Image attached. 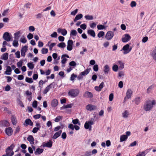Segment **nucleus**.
<instances>
[{
  "mask_svg": "<svg viewBox=\"0 0 156 156\" xmlns=\"http://www.w3.org/2000/svg\"><path fill=\"white\" fill-rule=\"evenodd\" d=\"M62 132V131L61 130H59L58 131L56 132L54 135L52 137V138L54 139H56L60 135Z\"/></svg>",
  "mask_w": 156,
  "mask_h": 156,
  "instance_id": "obj_20",
  "label": "nucleus"
},
{
  "mask_svg": "<svg viewBox=\"0 0 156 156\" xmlns=\"http://www.w3.org/2000/svg\"><path fill=\"white\" fill-rule=\"evenodd\" d=\"M85 18L87 20H92L93 19V16H92L86 15L85 16Z\"/></svg>",
  "mask_w": 156,
  "mask_h": 156,
  "instance_id": "obj_48",
  "label": "nucleus"
},
{
  "mask_svg": "<svg viewBox=\"0 0 156 156\" xmlns=\"http://www.w3.org/2000/svg\"><path fill=\"white\" fill-rule=\"evenodd\" d=\"M48 49L44 48H43L41 50V53L42 54H46L48 52Z\"/></svg>",
  "mask_w": 156,
  "mask_h": 156,
  "instance_id": "obj_44",
  "label": "nucleus"
},
{
  "mask_svg": "<svg viewBox=\"0 0 156 156\" xmlns=\"http://www.w3.org/2000/svg\"><path fill=\"white\" fill-rule=\"evenodd\" d=\"M18 40L16 39L14 40L13 43V45L15 47H17L18 46L19 44L18 43Z\"/></svg>",
  "mask_w": 156,
  "mask_h": 156,
  "instance_id": "obj_41",
  "label": "nucleus"
},
{
  "mask_svg": "<svg viewBox=\"0 0 156 156\" xmlns=\"http://www.w3.org/2000/svg\"><path fill=\"white\" fill-rule=\"evenodd\" d=\"M135 104L136 105H138L140 102V98H135L134 100Z\"/></svg>",
  "mask_w": 156,
  "mask_h": 156,
  "instance_id": "obj_51",
  "label": "nucleus"
},
{
  "mask_svg": "<svg viewBox=\"0 0 156 156\" xmlns=\"http://www.w3.org/2000/svg\"><path fill=\"white\" fill-rule=\"evenodd\" d=\"M84 96L85 97H87V98H92L93 94L91 92L87 91L85 92Z\"/></svg>",
  "mask_w": 156,
  "mask_h": 156,
  "instance_id": "obj_33",
  "label": "nucleus"
},
{
  "mask_svg": "<svg viewBox=\"0 0 156 156\" xmlns=\"http://www.w3.org/2000/svg\"><path fill=\"white\" fill-rule=\"evenodd\" d=\"M85 156H91L92 155L91 152L90 151H87L85 152Z\"/></svg>",
  "mask_w": 156,
  "mask_h": 156,
  "instance_id": "obj_58",
  "label": "nucleus"
},
{
  "mask_svg": "<svg viewBox=\"0 0 156 156\" xmlns=\"http://www.w3.org/2000/svg\"><path fill=\"white\" fill-rule=\"evenodd\" d=\"M28 67L30 69H32L34 67V65L31 63H28L27 64Z\"/></svg>",
  "mask_w": 156,
  "mask_h": 156,
  "instance_id": "obj_45",
  "label": "nucleus"
},
{
  "mask_svg": "<svg viewBox=\"0 0 156 156\" xmlns=\"http://www.w3.org/2000/svg\"><path fill=\"white\" fill-rule=\"evenodd\" d=\"M25 123L27 125H29L30 126H32L33 125V122L30 119H27L25 120Z\"/></svg>",
  "mask_w": 156,
  "mask_h": 156,
  "instance_id": "obj_27",
  "label": "nucleus"
},
{
  "mask_svg": "<svg viewBox=\"0 0 156 156\" xmlns=\"http://www.w3.org/2000/svg\"><path fill=\"white\" fill-rule=\"evenodd\" d=\"M77 33V32L76 30H71L70 33V36L75 37L76 36Z\"/></svg>",
  "mask_w": 156,
  "mask_h": 156,
  "instance_id": "obj_35",
  "label": "nucleus"
},
{
  "mask_svg": "<svg viewBox=\"0 0 156 156\" xmlns=\"http://www.w3.org/2000/svg\"><path fill=\"white\" fill-rule=\"evenodd\" d=\"M93 69L96 72L97 71L98 69V65H94L93 66Z\"/></svg>",
  "mask_w": 156,
  "mask_h": 156,
  "instance_id": "obj_61",
  "label": "nucleus"
},
{
  "mask_svg": "<svg viewBox=\"0 0 156 156\" xmlns=\"http://www.w3.org/2000/svg\"><path fill=\"white\" fill-rule=\"evenodd\" d=\"M133 91L130 89H128L126 93V97L127 98H131L132 94Z\"/></svg>",
  "mask_w": 156,
  "mask_h": 156,
  "instance_id": "obj_23",
  "label": "nucleus"
},
{
  "mask_svg": "<svg viewBox=\"0 0 156 156\" xmlns=\"http://www.w3.org/2000/svg\"><path fill=\"white\" fill-rule=\"evenodd\" d=\"M117 63L118 64L119 66V67L122 69L124 68V64L121 61H118L117 62Z\"/></svg>",
  "mask_w": 156,
  "mask_h": 156,
  "instance_id": "obj_30",
  "label": "nucleus"
},
{
  "mask_svg": "<svg viewBox=\"0 0 156 156\" xmlns=\"http://www.w3.org/2000/svg\"><path fill=\"white\" fill-rule=\"evenodd\" d=\"M127 138L128 137L127 136H126L125 135H121L120 136V142H122L126 141Z\"/></svg>",
  "mask_w": 156,
  "mask_h": 156,
  "instance_id": "obj_24",
  "label": "nucleus"
},
{
  "mask_svg": "<svg viewBox=\"0 0 156 156\" xmlns=\"http://www.w3.org/2000/svg\"><path fill=\"white\" fill-rule=\"evenodd\" d=\"M136 5V3L135 1H132L130 4V6L132 8L135 7Z\"/></svg>",
  "mask_w": 156,
  "mask_h": 156,
  "instance_id": "obj_46",
  "label": "nucleus"
},
{
  "mask_svg": "<svg viewBox=\"0 0 156 156\" xmlns=\"http://www.w3.org/2000/svg\"><path fill=\"white\" fill-rule=\"evenodd\" d=\"M58 101L56 99H54L51 102V105L53 107H56L58 105Z\"/></svg>",
  "mask_w": 156,
  "mask_h": 156,
  "instance_id": "obj_15",
  "label": "nucleus"
},
{
  "mask_svg": "<svg viewBox=\"0 0 156 156\" xmlns=\"http://www.w3.org/2000/svg\"><path fill=\"white\" fill-rule=\"evenodd\" d=\"M44 83V82L43 81L41 80H40L39 82V85L40 87H42L43 84Z\"/></svg>",
  "mask_w": 156,
  "mask_h": 156,
  "instance_id": "obj_60",
  "label": "nucleus"
},
{
  "mask_svg": "<svg viewBox=\"0 0 156 156\" xmlns=\"http://www.w3.org/2000/svg\"><path fill=\"white\" fill-rule=\"evenodd\" d=\"M72 122L75 125H76L77 124H78L79 125H80V123L79 122V120L77 119L73 120L72 121Z\"/></svg>",
  "mask_w": 156,
  "mask_h": 156,
  "instance_id": "obj_38",
  "label": "nucleus"
},
{
  "mask_svg": "<svg viewBox=\"0 0 156 156\" xmlns=\"http://www.w3.org/2000/svg\"><path fill=\"white\" fill-rule=\"evenodd\" d=\"M1 124L2 127H7L9 126V123L8 121L4 120L2 121L1 122Z\"/></svg>",
  "mask_w": 156,
  "mask_h": 156,
  "instance_id": "obj_17",
  "label": "nucleus"
},
{
  "mask_svg": "<svg viewBox=\"0 0 156 156\" xmlns=\"http://www.w3.org/2000/svg\"><path fill=\"white\" fill-rule=\"evenodd\" d=\"M131 38V37L129 34H126L123 36L122 39V41L123 42H126L129 41Z\"/></svg>",
  "mask_w": 156,
  "mask_h": 156,
  "instance_id": "obj_5",
  "label": "nucleus"
},
{
  "mask_svg": "<svg viewBox=\"0 0 156 156\" xmlns=\"http://www.w3.org/2000/svg\"><path fill=\"white\" fill-rule=\"evenodd\" d=\"M151 55L152 58L156 61V50L154 49L151 53Z\"/></svg>",
  "mask_w": 156,
  "mask_h": 156,
  "instance_id": "obj_26",
  "label": "nucleus"
},
{
  "mask_svg": "<svg viewBox=\"0 0 156 156\" xmlns=\"http://www.w3.org/2000/svg\"><path fill=\"white\" fill-rule=\"evenodd\" d=\"M154 87V86L153 85H151L148 87L147 90V92L148 93H150L151 90H152Z\"/></svg>",
  "mask_w": 156,
  "mask_h": 156,
  "instance_id": "obj_49",
  "label": "nucleus"
},
{
  "mask_svg": "<svg viewBox=\"0 0 156 156\" xmlns=\"http://www.w3.org/2000/svg\"><path fill=\"white\" fill-rule=\"evenodd\" d=\"M76 65V62L74 61H72L71 62L69 63V65L71 66H75Z\"/></svg>",
  "mask_w": 156,
  "mask_h": 156,
  "instance_id": "obj_59",
  "label": "nucleus"
},
{
  "mask_svg": "<svg viewBox=\"0 0 156 156\" xmlns=\"http://www.w3.org/2000/svg\"><path fill=\"white\" fill-rule=\"evenodd\" d=\"M44 151V149L38 147L37 149L34 153L35 155H39L42 153Z\"/></svg>",
  "mask_w": 156,
  "mask_h": 156,
  "instance_id": "obj_16",
  "label": "nucleus"
},
{
  "mask_svg": "<svg viewBox=\"0 0 156 156\" xmlns=\"http://www.w3.org/2000/svg\"><path fill=\"white\" fill-rule=\"evenodd\" d=\"M79 91L78 89H71L68 92L69 94L72 97H76L79 94Z\"/></svg>",
  "mask_w": 156,
  "mask_h": 156,
  "instance_id": "obj_2",
  "label": "nucleus"
},
{
  "mask_svg": "<svg viewBox=\"0 0 156 156\" xmlns=\"http://www.w3.org/2000/svg\"><path fill=\"white\" fill-rule=\"evenodd\" d=\"M27 140L29 141L31 144H34V139L33 136L32 135H29L27 138Z\"/></svg>",
  "mask_w": 156,
  "mask_h": 156,
  "instance_id": "obj_21",
  "label": "nucleus"
},
{
  "mask_svg": "<svg viewBox=\"0 0 156 156\" xmlns=\"http://www.w3.org/2000/svg\"><path fill=\"white\" fill-rule=\"evenodd\" d=\"M83 17V15L81 14H79L77 15L75 17L74 19V22H76L77 20H79L82 18Z\"/></svg>",
  "mask_w": 156,
  "mask_h": 156,
  "instance_id": "obj_32",
  "label": "nucleus"
},
{
  "mask_svg": "<svg viewBox=\"0 0 156 156\" xmlns=\"http://www.w3.org/2000/svg\"><path fill=\"white\" fill-rule=\"evenodd\" d=\"M67 135L66 133L63 132L62 133L61 137L63 139H65L66 138Z\"/></svg>",
  "mask_w": 156,
  "mask_h": 156,
  "instance_id": "obj_63",
  "label": "nucleus"
},
{
  "mask_svg": "<svg viewBox=\"0 0 156 156\" xmlns=\"http://www.w3.org/2000/svg\"><path fill=\"white\" fill-rule=\"evenodd\" d=\"M122 116L124 118H127L129 115V112L127 110H125L122 113Z\"/></svg>",
  "mask_w": 156,
  "mask_h": 156,
  "instance_id": "obj_34",
  "label": "nucleus"
},
{
  "mask_svg": "<svg viewBox=\"0 0 156 156\" xmlns=\"http://www.w3.org/2000/svg\"><path fill=\"white\" fill-rule=\"evenodd\" d=\"M12 71L11 68L9 66H8L7 67L6 71L4 72V74L6 75H10L11 74Z\"/></svg>",
  "mask_w": 156,
  "mask_h": 156,
  "instance_id": "obj_18",
  "label": "nucleus"
},
{
  "mask_svg": "<svg viewBox=\"0 0 156 156\" xmlns=\"http://www.w3.org/2000/svg\"><path fill=\"white\" fill-rule=\"evenodd\" d=\"M104 72L105 74H108L110 70L109 66L107 65H105L104 67Z\"/></svg>",
  "mask_w": 156,
  "mask_h": 156,
  "instance_id": "obj_31",
  "label": "nucleus"
},
{
  "mask_svg": "<svg viewBox=\"0 0 156 156\" xmlns=\"http://www.w3.org/2000/svg\"><path fill=\"white\" fill-rule=\"evenodd\" d=\"M8 58V54L7 53H4L2 56L1 57V59L4 60H6Z\"/></svg>",
  "mask_w": 156,
  "mask_h": 156,
  "instance_id": "obj_28",
  "label": "nucleus"
},
{
  "mask_svg": "<svg viewBox=\"0 0 156 156\" xmlns=\"http://www.w3.org/2000/svg\"><path fill=\"white\" fill-rule=\"evenodd\" d=\"M132 48H129V45L127 44L124 45L122 48L121 51L123 50L124 52H123L124 54H126L129 53L131 51Z\"/></svg>",
  "mask_w": 156,
  "mask_h": 156,
  "instance_id": "obj_3",
  "label": "nucleus"
},
{
  "mask_svg": "<svg viewBox=\"0 0 156 156\" xmlns=\"http://www.w3.org/2000/svg\"><path fill=\"white\" fill-rule=\"evenodd\" d=\"M118 66L116 64L114 65L112 67V70L114 72H117L118 69Z\"/></svg>",
  "mask_w": 156,
  "mask_h": 156,
  "instance_id": "obj_40",
  "label": "nucleus"
},
{
  "mask_svg": "<svg viewBox=\"0 0 156 156\" xmlns=\"http://www.w3.org/2000/svg\"><path fill=\"white\" fill-rule=\"evenodd\" d=\"M58 33H61V34L63 36H65L67 34V31L65 29H61L59 28L58 29Z\"/></svg>",
  "mask_w": 156,
  "mask_h": 156,
  "instance_id": "obj_14",
  "label": "nucleus"
},
{
  "mask_svg": "<svg viewBox=\"0 0 156 156\" xmlns=\"http://www.w3.org/2000/svg\"><path fill=\"white\" fill-rule=\"evenodd\" d=\"M53 86V83H51L48 85L44 90L43 93L44 94H46L51 88L52 86Z\"/></svg>",
  "mask_w": 156,
  "mask_h": 156,
  "instance_id": "obj_19",
  "label": "nucleus"
},
{
  "mask_svg": "<svg viewBox=\"0 0 156 156\" xmlns=\"http://www.w3.org/2000/svg\"><path fill=\"white\" fill-rule=\"evenodd\" d=\"M25 81L26 82L29 83H32L33 82L32 78L27 77L25 79Z\"/></svg>",
  "mask_w": 156,
  "mask_h": 156,
  "instance_id": "obj_37",
  "label": "nucleus"
},
{
  "mask_svg": "<svg viewBox=\"0 0 156 156\" xmlns=\"http://www.w3.org/2000/svg\"><path fill=\"white\" fill-rule=\"evenodd\" d=\"M41 116V114H37L34 115L33 116V117L35 119H37L40 118Z\"/></svg>",
  "mask_w": 156,
  "mask_h": 156,
  "instance_id": "obj_56",
  "label": "nucleus"
},
{
  "mask_svg": "<svg viewBox=\"0 0 156 156\" xmlns=\"http://www.w3.org/2000/svg\"><path fill=\"white\" fill-rule=\"evenodd\" d=\"M151 150L150 149H147L145 151L142 152H139L138 154L136 156H145L147 153L150 151Z\"/></svg>",
  "mask_w": 156,
  "mask_h": 156,
  "instance_id": "obj_13",
  "label": "nucleus"
},
{
  "mask_svg": "<svg viewBox=\"0 0 156 156\" xmlns=\"http://www.w3.org/2000/svg\"><path fill=\"white\" fill-rule=\"evenodd\" d=\"M91 70V69L90 68H87L84 71L81 72L80 73L83 76H84L88 74Z\"/></svg>",
  "mask_w": 156,
  "mask_h": 156,
  "instance_id": "obj_22",
  "label": "nucleus"
},
{
  "mask_svg": "<svg viewBox=\"0 0 156 156\" xmlns=\"http://www.w3.org/2000/svg\"><path fill=\"white\" fill-rule=\"evenodd\" d=\"M37 101H34L32 104V106L33 108H36L37 107Z\"/></svg>",
  "mask_w": 156,
  "mask_h": 156,
  "instance_id": "obj_57",
  "label": "nucleus"
},
{
  "mask_svg": "<svg viewBox=\"0 0 156 156\" xmlns=\"http://www.w3.org/2000/svg\"><path fill=\"white\" fill-rule=\"evenodd\" d=\"M9 9L5 10L2 14L3 16H6L9 12Z\"/></svg>",
  "mask_w": 156,
  "mask_h": 156,
  "instance_id": "obj_47",
  "label": "nucleus"
},
{
  "mask_svg": "<svg viewBox=\"0 0 156 156\" xmlns=\"http://www.w3.org/2000/svg\"><path fill=\"white\" fill-rule=\"evenodd\" d=\"M96 108V106L91 104H89L86 106V109L88 110L91 111L95 110Z\"/></svg>",
  "mask_w": 156,
  "mask_h": 156,
  "instance_id": "obj_9",
  "label": "nucleus"
},
{
  "mask_svg": "<svg viewBox=\"0 0 156 156\" xmlns=\"http://www.w3.org/2000/svg\"><path fill=\"white\" fill-rule=\"evenodd\" d=\"M114 36V33L112 31H108L106 34L105 38L108 40H111Z\"/></svg>",
  "mask_w": 156,
  "mask_h": 156,
  "instance_id": "obj_4",
  "label": "nucleus"
},
{
  "mask_svg": "<svg viewBox=\"0 0 156 156\" xmlns=\"http://www.w3.org/2000/svg\"><path fill=\"white\" fill-rule=\"evenodd\" d=\"M94 124L93 122L92 121H89L87 122H86L84 124V128L86 129H89L90 130L91 128V125Z\"/></svg>",
  "mask_w": 156,
  "mask_h": 156,
  "instance_id": "obj_6",
  "label": "nucleus"
},
{
  "mask_svg": "<svg viewBox=\"0 0 156 156\" xmlns=\"http://www.w3.org/2000/svg\"><path fill=\"white\" fill-rule=\"evenodd\" d=\"M62 117L60 116H57L55 119V121L56 122H58L60 121V120L62 119Z\"/></svg>",
  "mask_w": 156,
  "mask_h": 156,
  "instance_id": "obj_50",
  "label": "nucleus"
},
{
  "mask_svg": "<svg viewBox=\"0 0 156 156\" xmlns=\"http://www.w3.org/2000/svg\"><path fill=\"white\" fill-rule=\"evenodd\" d=\"M17 103L22 107H24V105H23L22 102L20 100L19 98H18L17 99Z\"/></svg>",
  "mask_w": 156,
  "mask_h": 156,
  "instance_id": "obj_39",
  "label": "nucleus"
},
{
  "mask_svg": "<svg viewBox=\"0 0 156 156\" xmlns=\"http://www.w3.org/2000/svg\"><path fill=\"white\" fill-rule=\"evenodd\" d=\"M87 33L93 37H95V33L93 30H89L87 31Z\"/></svg>",
  "mask_w": 156,
  "mask_h": 156,
  "instance_id": "obj_25",
  "label": "nucleus"
},
{
  "mask_svg": "<svg viewBox=\"0 0 156 156\" xmlns=\"http://www.w3.org/2000/svg\"><path fill=\"white\" fill-rule=\"evenodd\" d=\"M105 28V26L102 25H99L97 26V28L98 30H103Z\"/></svg>",
  "mask_w": 156,
  "mask_h": 156,
  "instance_id": "obj_55",
  "label": "nucleus"
},
{
  "mask_svg": "<svg viewBox=\"0 0 156 156\" xmlns=\"http://www.w3.org/2000/svg\"><path fill=\"white\" fill-rule=\"evenodd\" d=\"M5 132L8 136H10L12 134L13 130L11 127H9L5 129Z\"/></svg>",
  "mask_w": 156,
  "mask_h": 156,
  "instance_id": "obj_10",
  "label": "nucleus"
},
{
  "mask_svg": "<svg viewBox=\"0 0 156 156\" xmlns=\"http://www.w3.org/2000/svg\"><path fill=\"white\" fill-rule=\"evenodd\" d=\"M20 31H18L14 34L15 38L16 39L18 40L19 37L20 36Z\"/></svg>",
  "mask_w": 156,
  "mask_h": 156,
  "instance_id": "obj_43",
  "label": "nucleus"
},
{
  "mask_svg": "<svg viewBox=\"0 0 156 156\" xmlns=\"http://www.w3.org/2000/svg\"><path fill=\"white\" fill-rule=\"evenodd\" d=\"M105 35V33L103 31H100L98 34V37L100 38L103 36Z\"/></svg>",
  "mask_w": 156,
  "mask_h": 156,
  "instance_id": "obj_42",
  "label": "nucleus"
},
{
  "mask_svg": "<svg viewBox=\"0 0 156 156\" xmlns=\"http://www.w3.org/2000/svg\"><path fill=\"white\" fill-rule=\"evenodd\" d=\"M58 47L60 48H64L66 46V45L64 42H61L57 45Z\"/></svg>",
  "mask_w": 156,
  "mask_h": 156,
  "instance_id": "obj_36",
  "label": "nucleus"
},
{
  "mask_svg": "<svg viewBox=\"0 0 156 156\" xmlns=\"http://www.w3.org/2000/svg\"><path fill=\"white\" fill-rule=\"evenodd\" d=\"M27 46H25L23 47L21 50V54L22 56L24 57L25 54V53L27 51L28 49Z\"/></svg>",
  "mask_w": 156,
  "mask_h": 156,
  "instance_id": "obj_11",
  "label": "nucleus"
},
{
  "mask_svg": "<svg viewBox=\"0 0 156 156\" xmlns=\"http://www.w3.org/2000/svg\"><path fill=\"white\" fill-rule=\"evenodd\" d=\"M11 119L12 123L13 125H15L17 123V120L16 117L13 115L11 116Z\"/></svg>",
  "mask_w": 156,
  "mask_h": 156,
  "instance_id": "obj_29",
  "label": "nucleus"
},
{
  "mask_svg": "<svg viewBox=\"0 0 156 156\" xmlns=\"http://www.w3.org/2000/svg\"><path fill=\"white\" fill-rule=\"evenodd\" d=\"M73 41L72 40H69L67 42V50L69 51L72 50L73 49Z\"/></svg>",
  "mask_w": 156,
  "mask_h": 156,
  "instance_id": "obj_7",
  "label": "nucleus"
},
{
  "mask_svg": "<svg viewBox=\"0 0 156 156\" xmlns=\"http://www.w3.org/2000/svg\"><path fill=\"white\" fill-rule=\"evenodd\" d=\"M39 129H39V128L35 127L33 129L32 132L34 133H37Z\"/></svg>",
  "mask_w": 156,
  "mask_h": 156,
  "instance_id": "obj_53",
  "label": "nucleus"
},
{
  "mask_svg": "<svg viewBox=\"0 0 156 156\" xmlns=\"http://www.w3.org/2000/svg\"><path fill=\"white\" fill-rule=\"evenodd\" d=\"M156 105V101L154 100L148 99L144 102L143 109L146 112L152 111L153 108Z\"/></svg>",
  "mask_w": 156,
  "mask_h": 156,
  "instance_id": "obj_1",
  "label": "nucleus"
},
{
  "mask_svg": "<svg viewBox=\"0 0 156 156\" xmlns=\"http://www.w3.org/2000/svg\"><path fill=\"white\" fill-rule=\"evenodd\" d=\"M52 145V142L51 140H49V141L48 142L46 143H43L42 144V146L43 147H48L51 148ZM42 147V146H40L41 147Z\"/></svg>",
  "mask_w": 156,
  "mask_h": 156,
  "instance_id": "obj_12",
  "label": "nucleus"
},
{
  "mask_svg": "<svg viewBox=\"0 0 156 156\" xmlns=\"http://www.w3.org/2000/svg\"><path fill=\"white\" fill-rule=\"evenodd\" d=\"M15 147V145L14 144H12L9 147L7 148L8 149L10 150V151H12Z\"/></svg>",
  "mask_w": 156,
  "mask_h": 156,
  "instance_id": "obj_52",
  "label": "nucleus"
},
{
  "mask_svg": "<svg viewBox=\"0 0 156 156\" xmlns=\"http://www.w3.org/2000/svg\"><path fill=\"white\" fill-rule=\"evenodd\" d=\"M3 38L4 40L7 41H10L11 40V37L9 34L8 32H6L4 34Z\"/></svg>",
  "mask_w": 156,
  "mask_h": 156,
  "instance_id": "obj_8",
  "label": "nucleus"
},
{
  "mask_svg": "<svg viewBox=\"0 0 156 156\" xmlns=\"http://www.w3.org/2000/svg\"><path fill=\"white\" fill-rule=\"evenodd\" d=\"M57 34L56 32H54L52 34H51V36L52 37H56L57 36Z\"/></svg>",
  "mask_w": 156,
  "mask_h": 156,
  "instance_id": "obj_64",
  "label": "nucleus"
},
{
  "mask_svg": "<svg viewBox=\"0 0 156 156\" xmlns=\"http://www.w3.org/2000/svg\"><path fill=\"white\" fill-rule=\"evenodd\" d=\"M77 77V76L74 74V73L71 75L70 77V80H74L75 78Z\"/></svg>",
  "mask_w": 156,
  "mask_h": 156,
  "instance_id": "obj_54",
  "label": "nucleus"
},
{
  "mask_svg": "<svg viewBox=\"0 0 156 156\" xmlns=\"http://www.w3.org/2000/svg\"><path fill=\"white\" fill-rule=\"evenodd\" d=\"M33 37L34 36L33 34L30 33L27 36V38L29 40H30L33 38Z\"/></svg>",
  "mask_w": 156,
  "mask_h": 156,
  "instance_id": "obj_62",
  "label": "nucleus"
}]
</instances>
